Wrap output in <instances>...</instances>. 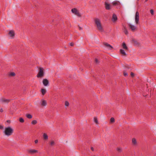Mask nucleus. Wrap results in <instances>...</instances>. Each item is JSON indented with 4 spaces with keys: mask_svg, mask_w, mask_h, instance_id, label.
<instances>
[{
    "mask_svg": "<svg viewBox=\"0 0 156 156\" xmlns=\"http://www.w3.org/2000/svg\"><path fill=\"white\" fill-rule=\"evenodd\" d=\"M14 130L12 127L10 126H8L5 128L3 132L6 136H9L12 134Z\"/></svg>",
    "mask_w": 156,
    "mask_h": 156,
    "instance_id": "obj_1",
    "label": "nucleus"
},
{
    "mask_svg": "<svg viewBox=\"0 0 156 156\" xmlns=\"http://www.w3.org/2000/svg\"><path fill=\"white\" fill-rule=\"evenodd\" d=\"M94 21L98 30L101 32H103L104 30L101 26L100 20L98 18H95L94 19Z\"/></svg>",
    "mask_w": 156,
    "mask_h": 156,
    "instance_id": "obj_2",
    "label": "nucleus"
},
{
    "mask_svg": "<svg viewBox=\"0 0 156 156\" xmlns=\"http://www.w3.org/2000/svg\"><path fill=\"white\" fill-rule=\"evenodd\" d=\"M39 70L38 74L37 75V77L38 78H41L44 76V72L43 68H40Z\"/></svg>",
    "mask_w": 156,
    "mask_h": 156,
    "instance_id": "obj_3",
    "label": "nucleus"
},
{
    "mask_svg": "<svg viewBox=\"0 0 156 156\" xmlns=\"http://www.w3.org/2000/svg\"><path fill=\"white\" fill-rule=\"evenodd\" d=\"M72 13L79 17H81V15L79 12V11L76 8L72 9L71 10Z\"/></svg>",
    "mask_w": 156,
    "mask_h": 156,
    "instance_id": "obj_4",
    "label": "nucleus"
},
{
    "mask_svg": "<svg viewBox=\"0 0 156 156\" xmlns=\"http://www.w3.org/2000/svg\"><path fill=\"white\" fill-rule=\"evenodd\" d=\"M139 12L137 11L136 12L135 15V22L137 24L139 23Z\"/></svg>",
    "mask_w": 156,
    "mask_h": 156,
    "instance_id": "obj_5",
    "label": "nucleus"
},
{
    "mask_svg": "<svg viewBox=\"0 0 156 156\" xmlns=\"http://www.w3.org/2000/svg\"><path fill=\"white\" fill-rule=\"evenodd\" d=\"M0 101L2 103H8L10 101V100L2 98L0 99Z\"/></svg>",
    "mask_w": 156,
    "mask_h": 156,
    "instance_id": "obj_6",
    "label": "nucleus"
},
{
    "mask_svg": "<svg viewBox=\"0 0 156 156\" xmlns=\"http://www.w3.org/2000/svg\"><path fill=\"white\" fill-rule=\"evenodd\" d=\"M43 83L44 86H47L49 84V81L47 79H44L43 80Z\"/></svg>",
    "mask_w": 156,
    "mask_h": 156,
    "instance_id": "obj_7",
    "label": "nucleus"
},
{
    "mask_svg": "<svg viewBox=\"0 0 156 156\" xmlns=\"http://www.w3.org/2000/svg\"><path fill=\"white\" fill-rule=\"evenodd\" d=\"M117 20V16L114 13L112 15V20L113 22H116Z\"/></svg>",
    "mask_w": 156,
    "mask_h": 156,
    "instance_id": "obj_8",
    "label": "nucleus"
},
{
    "mask_svg": "<svg viewBox=\"0 0 156 156\" xmlns=\"http://www.w3.org/2000/svg\"><path fill=\"white\" fill-rule=\"evenodd\" d=\"M105 8L106 10H109L111 9V5L109 4H108L107 2H105Z\"/></svg>",
    "mask_w": 156,
    "mask_h": 156,
    "instance_id": "obj_9",
    "label": "nucleus"
},
{
    "mask_svg": "<svg viewBox=\"0 0 156 156\" xmlns=\"http://www.w3.org/2000/svg\"><path fill=\"white\" fill-rule=\"evenodd\" d=\"M128 26L133 31H134L136 29V27L135 26L130 24H128Z\"/></svg>",
    "mask_w": 156,
    "mask_h": 156,
    "instance_id": "obj_10",
    "label": "nucleus"
},
{
    "mask_svg": "<svg viewBox=\"0 0 156 156\" xmlns=\"http://www.w3.org/2000/svg\"><path fill=\"white\" fill-rule=\"evenodd\" d=\"M9 34L10 37L13 38L15 36L14 32L13 30H10L9 33Z\"/></svg>",
    "mask_w": 156,
    "mask_h": 156,
    "instance_id": "obj_11",
    "label": "nucleus"
},
{
    "mask_svg": "<svg viewBox=\"0 0 156 156\" xmlns=\"http://www.w3.org/2000/svg\"><path fill=\"white\" fill-rule=\"evenodd\" d=\"M104 44L110 50H112L113 48V47L112 46L107 43H104Z\"/></svg>",
    "mask_w": 156,
    "mask_h": 156,
    "instance_id": "obj_12",
    "label": "nucleus"
},
{
    "mask_svg": "<svg viewBox=\"0 0 156 156\" xmlns=\"http://www.w3.org/2000/svg\"><path fill=\"white\" fill-rule=\"evenodd\" d=\"M28 152L30 154H33L36 153H37L38 151L34 149H31L28 151Z\"/></svg>",
    "mask_w": 156,
    "mask_h": 156,
    "instance_id": "obj_13",
    "label": "nucleus"
},
{
    "mask_svg": "<svg viewBox=\"0 0 156 156\" xmlns=\"http://www.w3.org/2000/svg\"><path fill=\"white\" fill-rule=\"evenodd\" d=\"M122 46L123 48L126 50H128V48L125 42L122 43Z\"/></svg>",
    "mask_w": 156,
    "mask_h": 156,
    "instance_id": "obj_14",
    "label": "nucleus"
},
{
    "mask_svg": "<svg viewBox=\"0 0 156 156\" xmlns=\"http://www.w3.org/2000/svg\"><path fill=\"white\" fill-rule=\"evenodd\" d=\"M47 105V103L46 101L43 100H42V103L41 105L42 106H46Z\"/></svg>",
    "mask_w": 156,
    "mask_h": 156,
    "instance_id": "obj_15",
    "label": "nucleus"
},
{
    "mask_svg": "<svg viewBox=\"0 0 156 156\" xmlns=\"http://www.w3.org/2000/svg\"><path fill=\"white\" fill-rule=\"evenodd\" d=\"M123 32L125 33L126 35L128 34V30L126 28V27L124 26L123 28Z\"/></svg>",
    "mask_w": 156,
    "mask_h": 156,
    "instance_id": "obj_16",
    "label": "nucleus"
},
{
    "mask_svg": "<svg viewBox=\"0 0 156 156\" xmlns=\"http://www.w3.org/2000/svg\"><path fill=\"white\" fill-rule=\"evenodd\" d=\"M120 52L123 55L126 56V52L123 49H120Z\"/></svg>",
    "mask_w": 156,
    "mask_h": 156,
    "instance_id": "obj_17",
    "label": "nucleus"
},
{
    "mask_svg": "<svg viewBox=\"0 0 156 156\" xmlns=\"http://www.w3.org/2000/svg\"><path fill=\"white\" fill-rule=\"evenodd\" d=\"M132 144L134 145H136L137 144V142L136 139L134 138H133L132 140Z\"/></svg>",
    "mask_w": 156,
    "mask_h": 156,
    "instance_id": "obj_18",
    "label": "nucleus"
},
{
    "mask_svg": "<svg viewBox=\"0 0 156 156\" xmlns=\"http://www.w3.org/2000/svg\"><path fill=\"white\" fill-rule=\"evenodd\" d=\"M43 137L44 140H47L48 139V136L47 134L45 133H44L43 135Z\"/></svg>",
    "mask_w": 156,
    "mask_h": 156,
    "instance_id": "obj_19",
    "label": "nucleus"
},
{
    "mask_svg": "<svg viewBox=\"0 0 156 156\" xmlns=\"http://www.w3.org/2000/svg\"><path fill=\"white\" fill-rule=\"evenodd\" d=\"M41 91L43 95H44L46 92V90L44 89H42Z\"/></svg>",
    "mask_w": 156,
    "mask_h": 156,
    "instance_id": "obj_20",
    "label": "nucleus"
},
{
    "mask_svg": "<svg viewBox=\"0 0 156 156\" xmlns=\"http://www.w3.org/2000/svg\"><path fill=\"white\" fill-rule=\"evenodd\" d=\"M26 116L27 118L29 119H31L32 117V115L30 114H26Z\"/></svg>",
    "mask_w": 156,
    "mask_h": 156,
    "instance_id": "obj_21",
    "label": "nucleus"
},
{
    "mask_svg": "<svg viewBox=\"0 0 156 156\" xmlns=\"http://www.w3.org/2000/svg\"><path fill=\"white\" fill-rule=\"evenodd\" d=\"M133 41L135 45H138L139 44L138 42L135 40H133Z\"/></svg>",
    "mask_w": 156,
    "mask_h": 156,
    "instance_id": "obj_22",
    "label": "nucleus"
},
{
    "mask_svg": "<svg viewBox=\"0 0 156 156\" xmlns=\"http://www.w3.org/2000/svg\"><path fill=\"white\" fill-rule=\"evenodd\" d=\"M119 2L114 1L112 2V4L113 5L115 6L118 5Z\"/></svg>",
    "mask_w": 156,
    "mask_h": 156,
    "instance_id": "obj_23",
    "label": "nucleus"
},
{
    "mask_svg": "<svg viewBox=\"0 0 156 156\" xmlns=\"http://www.w3.org/2000/svg\"><path fill=\"white\" fill-rule=\"evenodd\" d=\"M9 76H15V73L14 72H11L9 74Z\"/></svg>",
    "mask_w": 156,
    "mask_h": 156,
    "instance_id": "obj_24",
    "label": "nucleus"
},
{
    "mask_svg": "<svg viewBox=\"0 0 156 156\" xmlns=\"http://www.w3.org/2000/svg\"><path fill=\"white\" fill-rule=\"evenodd\" d=\"M94 121L97 124H98L99 123L98 122L97 119L96 117H94Z\"/></svg>",
    "mask_w": 156,
    "mask_h": 156,
    "instance_id": "obj_25",
    "label": "nucleus"
},
{
    "mask_svg": "<svg viewBox=\"0 0 156 156\" xmlns=\"http://www.w3.org/2000/svg\"><path fill=\"white\" fill-rule=\"evenodd\" d=\"M37 123V122L36 120H33L31 122V124L33 125H35Z\"/></svg>",
    "mask_w": 156,
    "mask_h": 156,
    "instance_id": "obj_26",
    "label": "nucleus"
},
{
    "mask_svg": "<svg viewBox=\"0 0 156 156\" xmlns=\"http://www.w3.org/2000/svg\"><path fill=\"white\" fill-rule=\"evenodd\" d=\"M110 122L112 123L115 122V119L114 118L112 117L110 119Z\"/></svg>",
    "mask_w": 156,
    "mask_h": 156,
    "instance_id": "obj_27",
    "label": "nucleus"
},
{
    "mask_svg": "<svg viewBox=\"0 0 156 156\" xmlns=\"http://www.w3.org/2000/svg\"><path fill=\"white\" fill-rule=\"evenodd\" d=\"M19 121L21 123H23L24 122V119L22 118H20L19 119Z\"/></svg>",
    "mask_w": 156,
    "mask_h": 156,
    "instance_id": "obj_28",
    "label": "nucleus"
},
{
    "mask_svg": "<svg viewBox=\"0 0 156 156\" xmlns=\"http://www.w3.org/2000/svg\"><path fill=\"white\" fill-rule=\"evenodd\" d=\"M65 105L66 106H68L69 105V102L68 101H66L65 102Z\"/></svg>",
    "mask_w": 156,
    "mask_h": 156,
    "instance_id": "obj_29",
    "label": "nucleus"
},
{
    "mask_svg": "<svg viewBox=\"0 0 156 156\" xmlns=\"http://www.w3.org/2000/svg\"><path fill=\"white\" fill-rule=\"evenodd\" d=\"M55 144V142L53 140L51 141L50 143V144L51 146H53Z\"/></svg>",
    "mask_w": 156,
    "mask_h": 156,
    "instance_id": "obj_30",
    "label": "nucleus"
},
{
    "mask_svg": "<svg viewBox=\"0 0 156 156\" xmlns=\"http://www.w3.org/2000/svg\"><path fill=\"white\" fill-rule=\"evenodd\" d=\"M95 63L97 64H98L99 62L98 61V60L97 58H95Z\"/></svg>",
    "mask_w": 156,
    "mask_h": 156,
    "instance_id": "obj_31",
    "label": "nucleus"
},
{
    "mask_svg": "<svg viewBox=\"0 0 156 156\" xmlns=\"http://www.w3.org/2000/svg\"><path fill=\"white\" fill-rule=\"evenodd\" d=\"M123 75L125 76H128V74L127 73H126L125 72H123Z\"/></svg>",
    "mask_w": 156,
    "mask_h": 156,
    "instance_id": "obj_32",
    "label": "nucleus"
},
{
    "mask_svg": "<svg viewBox=\"0 0 156 156\" xmlns=\"http://www.w3.org/2000/svg\"><path fill=\"white\" fill-rule=\"evenodd\" d=\"M150 12L151 15H153L154 14V10L153 9L150 10Z\"/></svg>",
    "mask_w": 156,
    "mask_h": 156,
    "instance_id": "obj_33",
    "label": "nucleus"
},
{
    "mask_svg": "<svg viewBox=\"0 0 156 156\" xmlns=\"http://www.w3.org/2000/svg\"><path fill=\"white\" fill-rule=\"evenodd\" d=\"M131 75L132 76V77H133L134 76V74L132 72H131L130 73Z\"/></svg>",
    "mask_w": 156,
    "mask_h": 156,
    "instance_id": "obj_34",
    "label": "nucleus"
},
{
    "mask_svg": "<svg viewBox=\"0 0 156 156\" xmlns=\"http://www.w3.org/2000/svg\"><path fill=\"white\" fill-rule=\"evenodd\" d=\"M4 128V126H3L0 125V129H3Z\"/></svg>",
    "mask_w": 156,
    "mask_h": 156,
    "instance_id": "obj_35",
    "label": "nucleus"
},
{
    "mask_svg": "<svg viewBox=\"0 0 156 156\" xmlns=\"http://www.w3.org/2000/svg\"><path fill=\"white\" fill-rule=\"evenodd\" d=\"M117 151H119V152H121V149L120 148H117Z\"/></svg>",
    "mask_w": 156,
    "mask_h": 156,
    "instance_id": "obj_36",
    "label": "nucleus"
},
{
    "mask_svg": "<svg viewBox=\"0 0 156 156\" xmlns=\"http://www.w3.org/2000/svg\"><path fill=\"white\" fill-rule=\"evenodd\" d=\"M74 43H72V42H71V43H70L69 44V45L70 46H73L74 45Z\"/></svg>",
    "mask_w": 156,
    "mask_h": 156,
    "instance_id": "obj_37",
    "label": "nucleus"
},
{
    "mask_svg": "<svg viewBox=\"0 0 156 156\" xmlns=\"http://www.w3.org/2000/svg\"><path fill=\"white\" fill-rule=\"evenodd\" d=\"M34 142L35 144H37L38 142V140H35Z\"/></svg>",
    "mask_w": 156,
    "mask_h": 156,
    "instance_id": "obj_38",
    "label": "nucleus"
},
{
    "mask_svg": "<svg viewBox=\"0 0 156 156\" xmlns=\"http://www.w3.org/2000/svg\"><path fill=\"white\" fill-rule=\"evenodd\" d=\"M3 110L2 108H1L0 109V112H3Z\"/></svg>",
    "mask_w": 156,
    "mask_h": 156,
    "instance_id": "obj_39",
    "label": "nucleus"
},
{
    "mask_svg": "<svg viewBox=\"0 0 156 156\" xmlns=\"http://www.w3.org/2000/svg\"><path fill=\"white\" fill-rule=\"evenodd\" d=\"M91 150L92 151H94V148H93V147H91Z\"/></svg>",
    "mask_w": 156,
    "mask_h": 156,
    "instance_id": "obj_40",
    "label": "nucleus"
},
{
    "mask_svg": "<svg viewBox=\"0 0 156 156\" xmlns=\"http://www.w3.org/2000/svg\"><path fill=\"white\" fill-rule=\"evenodd\" d=\"M7 122L8 123H10V120H7Z\"/></svg>",
    "mask_w": 156,
    "mask_h": 156,
    "instance_id": "obj_41",
    "label": "nucleus"
},
{
    "mask_svg": "<svg viewBox=\"0 0 156 156\" xmlns=\"http://www.w3.org/2000/svg\"><path fill=\"white\" fill-rule=\"evenodd\" d=\"M126 69H129L130 68V67L128 66H126Z\"/></svg>",
    "mask_w": 156,
    "mask_h": 156,
    "instance_id": "obj_42",
    "label": "nucleus"
},
{
    "mask_svg": "<svg viewBox=\"0 0 156 156\" xmlns=\"http://www.w3.org/2000/svg\"><path fill=\"white\" fill-rule=\"evenodd\" d=\"M79 29L80 30H82V28L80 27H79Z\"/></svg>",
    "mask_w": 156,
    "mask_h": 156,
    "instance_id": "obj_43",
    "label": "nucleus"
},
{
    "mask_svg": "<svg viewBox=\"0 0 156 156\" xmlns=\"http://www.w3.org/2000/svg\"><path fill=\"white\" fill-rule=\"evenodd\" d=\"M148 0H145V1L146 2H147Z\"/></svg>",
    "mask_w": 156,
    "mask_h": 156,
    "instance_id": "obj_44",
    "label": "nucleus"
},
{
    "mask_svg": "<svg viewBox=\"0 0 156 156\" xmlns=\"http://www.w3.org/2000/svg\"><path fill=\"white\" fill-rule=\"evenodd\" d=\"M94 156H95L94 155Z\"/></svg>",
    "mask_w": 156,
    "mask_h": 156,
    "instance_id": "obj_45",
    "label": "nucleus"
}]
</instances>
